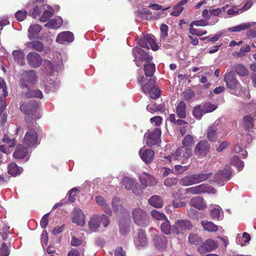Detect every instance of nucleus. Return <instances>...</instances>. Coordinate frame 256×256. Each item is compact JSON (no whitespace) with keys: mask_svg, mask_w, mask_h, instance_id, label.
Masks as SVG:
<instances>
[{"mask_svg":"<svg viewBox=\"0 0 256 256\" xmlns=\"http://www.w3.org/2000/svg\"><path fill=\"white\" fill-rule=\"evenodd\" d=\"M140 180L142 184L144 187L148 186H154L157 183L155 178L146 172H144L140 175Z\"/></svg>","mask_w":256,"mask_h":256,"instance_id":"19","label":"nucleus"},{"mask_svg":"<svg viewBox=\"0 0 256 256\" xmlns=\"http://www.w3.org/2000/svg\"><path fill=\"white\" fill-rule=\"evenodd\" d=\"M144 70L146 77H152L156 71L155 64L150 62L145 63L144 64Z\"/></svg>","mask_w":256,"mask_h":256,"instance_id":"27","label":"nucleus"},{"mask_svg":"<svg viewBox=\"0 0 256 256\" xmlns=\"http://www.w3.org/2000/svg\"><path fill=\"white\" fill-rule=\"evenodd\" d=\"M28 91L26 92V96L28 98H42L43 97L42 92L39 90H32L28 87Z\"/></svg>","mask_w":256,"mask_h":256,"instance_id":"36","label":"nucleus"},{"mask_svg":"<svg viewBox=\"0 0 256 256\" xmlns=\"http://www.w3.org/2000/svg\"><path fill=\"white\" fill-rule=\"evenodd\" d=\"M27 45L28 48L39 52H41L44 50V44L42 42L38 40L28 42Z\"/></svg>","mask_w":256,"mask_h":256,"instance_id":"35","label":"nucleus"},{"mask_svg":"<svg viewBox=\"0 0 256 256\" xmlns=\"http://www.w3.org/2000/svg\"><path fill=\"white\" fill-rule=\"evenodd\" d=\"M180 184L181 186H188L194 184L193 177L192 175H188L184 176L180 180Z\"/></svg>","mask_w":256,"mask_h":256,"instance_id":"45","label":"nucleus"},{"mask_svg":"<svg viewBox=\"0 0 256 256\" xmlns=\"http://www.w3.org/2000/svg\"><path fill=\"white\" fill-rule=\"evenodd\" d=\"M10 253V250L5 242H3L2 246L0 248V256H8Z\"/></svg>","mask_w":256,"mask_h":256,"instance_id":"58","label":"nucleus"},{"mask_svg":"<svg viewBox=\"0 0 256 256\" xmlns=\"http://www.w3.org/2000/svg\"><path fill=\"white\" fill-rule=\"evenodd\" d=\"M251 24L249 23H243L240 25L228 28V30L232 32H238L242 30H248L250 28Z\"/></svg>","mask_w":256,"mask_h":256,"instance_id":"43","label":"nucleus"},{"mask_svg":"<svg viewBox=\"0 0 256 256\" xmlns=\"http://www.w3.org/2000/svg\"><path fill=\"white\" fill-rule=\"evenodd\" d=\"M26 60L28 65L33 68L40 67L42 62L40 54L36 52H30L26 56Z\"/></svg>","mask_w":256,"mask_h":256,"instance_id":"13","label":"nucleus"},{"mask_svg":"<svg viewBox=\"0 0 256 256\" xmlns=\"http://www.w3.org/2000/svg\"><path fill=\"white\" fill-rule=\"evenodd\" d=\"M202 108L204 114L212 112L216 109L218 106L214 104L207 102L202 106Z\"/></svg>","mask_w":256,"mask_h":256,"instance_id":"49","label":"nucleus"},{"mask_svg":"<svg viewBox=\"0 0 256 256\" xmlns=\"http://www.w3.org/2000/svg\"><path fill=\"white\" fill-rule=\"evenodd\" d=\"M218 128L216 126L213 125L210 126L207 132V138L208 140L211 142L215 141L216 138V134Z\"/></svg>","mask_w":256,"mask_h":256,"instance_id":"40","label":"nucleus"},{"mask_svg":"<svg viewBox=\"0 0 256 256\" xmlns=\"http://www.w3.org/2000/svg\"><path fill=\"white\" fill-rule=\"evenodd\" d=\"M160 229L162 233L168 235L171 233L172 226L170 222L166 219L164 220V222L160 224Z\"/></svg>","mask_w":256,"mask_h":256,"instance_id":"38","label":"nucleus"},{"mask_svg":"<svg viewBox=\"0 0 256 256\" xmlns=\"http://www.w3.org/2000/svg\"><path fill=\"white\" fill-rule=\"evenodd\" d=\"M38 80L36 72L34 70H24L20 74L19 86L22 88H28V84H35Z\"/></svg>","mask_w":256,"mask_h":256,"instance_id":"1","label":"nucleus"},{"mask_svg":"<svg viewBox=\"0 0 256 256\" xmlns=\"http://www.w3.org/2000/svg\"><path fill=\"white\" fill-rule=\"evenodd\" d=\"M222 210V208L218 206L217 208L212 209L210 212L211 218L214 220H220V213Z\"/></svg>","mask_w":256,"mask_h":256,"instance_id":"52","label":"nucleus"},{"mask_svg":"<svg viewBox=\"0 0 256 256\" xmlns=\"http://www.w3.org/2000/svg\"><path fill=\"white\" fill-rule=\"evenodd\" d=\"M154 36L152 34H147L145 36V40L147 42V44H149L151 48L153 50H158V46L156 44L154 40Z\"/></svg>","mask_w":256,"mask_h":256,"instance_id":"42","label":"nucleus"},{"mask_svg":"<svg viewBox=\"0 0 256 256\" xmlns=\"http://www.w3.org/2000/svg\"><path fill=\"white\" fill-rule=\"evenodd\" d=\"M12 55L14 60L20 64L24 66V53L20 50H14L12 52Z\"/></svg>","mask_w":256,"mask_h":256,"instance_id":"32","label":"nucleus"},{"mask_svg":"<svg viewBox=\"0 0 256 256\" xmlns=\"http://www.w3.org/2000/svg\"><path fill=\"white\" fill-rule=\"evenodd\" d=\"M234 70L238 74L242 76H244L248 74V69L243 65L240 64L236 65Z\"/></svg>","mask_w":256,"mask_h":256,"instance_id":"44","label":"nucleus"},{"mask_svg":"<svg viewBox=\"0 0 256 256\" xmlns=\"http://www.w3.org/2000/svg\"><path fill=\"white\" fill-rule=\"evenodd\" d=\"M190 204L199 210H204L206 208V204L202 197L196 196L192 198Z\"/></svg>","mask_w":256,"mask_h":256,"instance_id":"20","label":"nucleus"},{"mask_svg":"<svg viewBox=\"0 0 256 256\" xmlns=\"http://www.w3.org/2000/svg\"><path fill=\"white\" fill-rule=\"evenodd\" d=\"M212 174L211 172L208 174H192L194 184H196L204 182L210 177Z\"/></svg>","mask_w":256,"mask_h":256,"instance_id":"30","label":"nucleus"},{"mask_svg":"<svg viewBox=\"0 0 256 256\" xmlns=\"http://www.w3.org/2000/svg\"><path fill=\"white\" fill-rule=\"evenodd\" d=\"M38 104L36 100H32L28 103H22L20 107V111L28 116H31L34 119H38L40 118L38 112Z\"/></svg>","mask_w":256,"mask_h":256,"instance_id":"2","label":"nucleus"},{"mask_svg":"<svg viewBox=\"0 0 256 256\" xmlns=\"http://www.w3.org/2000/svg\"><path fill=\"white\" fill-rule=\"evenodd\" d=\"M27 16V12L26 10H18L15 14L16 19L20 22L25 19Z\"/></svg>","mask_w":256,"mask_h":256,"instance_id":"60","label":"nucleus"},{"mask_svg":"<svg viewBox=\"0 0 256 256\" xmlns=\"http://www.w3.org/2000/svg\"><path fill=\"white\" fill-rule=\"evenodd\" d=\"M144 78V76H140L138 78V81L139 84L142 85V89L144 93L146 94L148 90H150L153 88L156 87V80L154 78H150L148 80L146 83L142 84V81Z\"/></svg>","mask_w":256,"mask_h":256,"instance_id":"18","label":"nucleus"},{"mask_svg":"<svg viewBox=\"0 0 256 256\" xmlns=\"http://www.w3.org/2000/svg\"><path fill=\"white\" fill-rule=\"evenodd\" d=\"M28 152V150L22 144H18L13 153V156L16 160L23 159L26 156Z\"/></svg>","mask_w":256,"mask_h":256,"instance_id":"24","label":"nucleus"},{"mask_svg":"<svg viewBox=\"0 0 256 256\" xmlns=\"http://www.w3.org/2000/svg\"><path fill=\"white\" fill-rule=\"evenodd\" d=\"M153 242L155 247L161 251L166 250L168 245V239L166 236L162 235H156L153 239Z\"/></svg>","mask_w":256,"mask_h":256,"instance_id":"16","label":"nucleus"},{"mask_svg":"<svg viewBox=\"0 0 256 256\" xmlns=\"http://www.w3.org/2000/svg\"><path fill=\"white\" fill-rule=\"evenodd\" d=\"M146 110L151 112H162L165 110V106L164 104H158L155 102H152L147 106Z\"/></svg>","mask_w":256,"mask_h":256,"instance_id":"34","label":"nucleus"},{"mask_svg":"<svg viewBox=\"0 0 256 256\" xmlns=\"http://www.w3.org/2000/svg\"><path fill=\"white\" fill-rule=\"evenodd\" d=\"M186 104L183 101L180 102L176 108V112L178 118L184 119L186 116Z\"/></svg>","mask_w":256,"mask_h":256,"instance_id":"26","label":"nucleus"},{"mask_svg":"<svg viewBox=\"0 0 256 256\" xmlns=\"http://www.w3.org/2000/svg\"><path fill=\"white\" fill-rule=\"evenodd\" d=\"M42 30V26L38 24L31 25L28 28V38L30 39H34Z\"/></svg>","mask_w":256,"mask_h":256,"instance_id":"29","label":"nucleus"},{"mask_svg":"<svg viewBox=\"0 0 256 256\" xmlns=\"http://www.w3.org/2000/svg\"><path fill=\"white\" fill-rule=\"evenodd\" d=\"M60 24H61L58 22L56 18H52L49 20L48 22L45 24L44 26L51 28H58L60 26Z\"/></svg>","mask_w":256,"mask_h":256,"instance_id":"57","label":"nucleus"},{"mask_svg":"<svg viewBox=\"0 0 256 256\" xmlns=\"http://www.w3.org/2000/svg\"><path fill=\"white\" fill-rule=\"evenodd\" d=\"M23 171L22 167L18 166L16 163L11 162L8 166V172L13 176L20 175Z\"/></svg>","mask_w":256,"mask_h":256,"instance_id":"25","label":"nucleus"},{"mask_svg":"<svg viewBox=\"0 0 256 256\" xmlns=\"http://www.w3.org/2000/svg\"><path fill=\"white\" fill-rule=\"evenodd\" d=\"M2 142L7 144L10 148H13L16 145V142L14 138H10L9 136L6 134H4L2 139Z\"/></svg>","mask_w":256,"mask_h":256,"instance_id":"59","label":"nucleus"},{"mask_svg":"<svg viewBox=\"0 0 256 256\" xmlns=\"http://www.w3.org/2000/svg\"><path fill=\"white\" fill-rule=\"evenodd\" d=\"M231 174L229 168L218 170L214 176V182L220 185H224L230 179Z\"/></svg>","mask_w":256,"mask_h":256,"instance_id":"8","label":"nucleus"},{"mask_svg":"<svg viewBox=\"0 0 256 256\" xmlns=\"http://www.w3.org/2000/svg\"><path fill=\"white\" fill-rule=\"evenodd\" d=\"M134 242L137 248L145 246L148 243L146 234L144 230L140 228L134 237Z\"/></svg>","mask_w":256,"mask_h":256,"instance_id":"15","label":"nucleus"},{"mask_svg":"<svg viewBox=\"0 0 256 256\" xmlns=\"http://www.w3.org/2000/svg\"><path fill=\"white\" fill-rule=\"evenodd\" d=\"M204 114H205L202 108V105L198 104L194 108L192 115L196 119L200 120Z\"/></svg>","mask_w":256,"mask_h":256,"instance_id":"41","label":"nucleus"},{"mask_svg":"<svg viewBox=\"0 0 256 256\" xmlns=\"http://www.w3.org/2000/svg\"><path fill=\"white\" fill-rule=\"evenodd\" d=\"M201 224L204 230L210 232H216L218 230V226L210 222L202 221Z\"/></svg>","mask_w":256,"mask_h":256,"instance_id":"37","label":"nucleus"},{"mask_svg":"<svg viewBox=\"0 0 256 256\" xmlns=\"http://www.w3.org/2000/svg\"><path fill=\"white\" fill-rule=\"evenodd\" d=\"M210 150V145L206 140L198 142L194 148V154L199 158H203L207 155Z\"/></svg>","mask_w":256,"mask_h":256,"instance_id":"14","label":"nucleus"},{"mask_svg":"<svg viewBox=\"0 0 256 256\" xmlns=\"http://www.w3.org/2000/svg\"><path fill=\"white\" fill-rule=\"evenodd\" d=\"M194 142V137L192 135L187 134L184 137L182 140V146L186 148H190L192 150V148Z\"/></svg>","mask_w":256,"mask_h":256,"instance_id":"33","label":"nucleus"},{"mask_svg":"<svg viewBox=\"0 0 256 256\" xmlns=\"http://www.w3.org/2000/svg\"><path fill=\"white\" fill-rule=\"evenodd\" d=\"M146 94H148L152 98L157 99L160 96V90L158 86H156L152 90H148Z\"/></svg>","mask_w":256,"mask_h":256,"instance_id":"48","label":"nucleus"},{"mask_svg":"<svg viewBox=\"0 0 256 256\" xmlns=\"http://www.w3.org/2000/svg\"><path fill=\"white\" fill-rule=\"evenodd\" d=\"M218 246V244L216 242L212 239L209 238L204 242L198 248V250L201 254H202L207 252L214 250L216 249Z\"/></svg>","mask_w":256,"mask_h":256,"instance_id":"12","label":"nucleus"},{"mask_svg":"<svg viewBox=\"0 0 256 256\" xmlns=\"http://www.w3.org/2000/svg\"><path fill=\"white\" fill-rule=\"evenodd\" d=\"M54 13V10L52 8L44 10L42 15L40 18V21L42 22H46L48 21L52 16Z\"/></svg>","mask_w":256,"mask_h":256,"instance_id":"46","label":"nucleus"},{"mask_svg":"<svg viewBox=\"0 0 256 256\" xmlns=\"http://www.w3.org/2000/svg\"><path fill=\"white\" fill-rule=\"evenodd\" d=\"M188 192L194 194H200L202 193H215L216 190L212 186H209L206 184H201L186 189Z\"/></svg>","mask_w":256,"mask_h":256,"instance_id":"11","label":"nucleus"},{"mask_svg":"<svg viewBox=\"0 0 256 256\" xmlns=\"http://www.w3.org/2000/svg\"><path fill=\"white\" fill-rule=\"evenodd\" d=\"M74 38V36L72 32H64L58 35L56 40L60 44H64V42H72Z\"/></svg>","mask_w":256,"mask_h":256,"instance_id":"23","label":"nucleus"},{"mask_svg":"<svg viewBox=\"0 0 256 256\" xmlns=\"http://www.w3.org/2000/svg\"><path fill=\"white\" fill-rule=\"evenodd\" d=\"M160 30L161 38H165L168 36V26L166 24H163L160 26Z\"/></svg>","mask_w":256,"mask_h":256,"instance_id":"61","label":"nucleus"},{"mask_svg":"<svg viewBox=\"0 0 256 256\" xmlns=\"http://www.w3.org/2000/svg\"><path fill=\"white\" fill-rule=\"evenodd\" d=\"M100 226V220L99 216L93 217L88 222L89 228L93 232L96 231Z\"/></svg>","mask_w":256,"mask_h":256,"instance_id":"39","label":"nucleus"},{"mask_svg":"<svg viewBox=\"0 0 256 256\" xmlns=\"http://www.w3.org/2000/svg\"><path fill=\"white\" fill-rule=\"evenodd\" d=\"M49 215L50 213L45 214L40 220V224L42 228H46L48 225Z\"/></svg>","mask_w":256,"mask_h":256,"instance_id":"62","label":"nucleus"},{"mask_svg":"<svg viewBox=\"0 0 256 256\" xmlns=\"http://www.w3.org/2000/svg\"><path fill=\"white\" fill-rule=\"evenodd\" d=\"M189 168V166H182L180 164H176L174 166V174L178 175L182 174Z\"/></svg>","mask_w":256,"mask_h":256,"instance_id":"54","label":"nucleus"},{"mask_svg":"<svg viewBox=\"0 0 256 256\" xmlns=\"http://www.w3.org/2000/svg\"><path fill=\"white\" fill-rule=\"evenodd\" d=\"M122 184L127 190H132L134 186V180L128 177L124 178L122 181Z\"/></svg>","mask_w":256,"mask_h":256,"instance_id":"47","label":"nucleus"},{"mask_svg":"<svg viewBox=\"0 0 256 256\" xmlns=\"http://www.w3.org/2000/svg\"><path fill=\"white\" fill-rule=\"evenodd\" d=\"M188 242L192 244L198 246L202 242L200 237L194 234H190L188 236Z\"/></svg>","mask_w":256,"mask_h":256,"instance_id":"50","label":"nucleus"},{"mask_svg":"<svg viewBox=\"0 0 256 256\" xmlns=\"http://www.w3.org/2000/svg\"><path fill=\"white\" fill-rule=\"evenodd\" d=\"M254 118L251 114H248L242 118L240 126L244 130L249 131L254 127Z\"/></svg>","mask_w":256,"mask_h":256,"instance_id":"21","label":"nucleus"},{"mask_svg":"<svg viewBox=\"0 0 256 256\" xmlns=\"http://www.w3.org/2000/svg\"><path fill=\"white\" fill-rule=\"evenodd\" d=\"M178 180L174 178H167L164 182V185L168 187H170L176 184Z\"/></svg>","mask_w":256,"mask_h":256,"instance_id":"63","label":"nucleus"},{"mask_svg":"<svg viewBox=\"0 0 256 256\" xmlns=\"http://www.w3.org/2000/svg\"><path fill=\"white\" fill-rule=\"evenodd\" d=\"M132 54L134 58L135 64L138 67L141 66L144 62L145 64L150 62L152 60V56L138 47H135L132 49Z\"/></svg>","mask_w":256,"mask_h":256,"instance_id":"4","label":"nucleus"},{"mask_svg":"<svg viewBox=\"0 0 256 256\" xmlns=\"http://www.w3.org/2000/svg\"><path fill=\"white\" fill-rule=\"evenodd\" d=\"M73 217L72 221L80 226H83L84 224V215L82 211L78 208H74L72 212Z\"/></svg>","mask_w":256,"mask_h":256,"instance_id":"17","label":"nucleus"},{"mask_svg":"<svg viewBox=\"0 0 256 256\" xmlns=\"http://www.w3.org/2000/svg\"><path fill=\"white\" fill-rule=\"evenodd\" d=\"M148 203L150 205L156 208H160L163 206V201L161 197L156 195L152 196L148 200Z\"/></svg>","mask_w":256,"mask_h":256,"instance_id":"31","label":"nucleus"},{"mask_svg":"<svg viewBox=\"0 0 256 256\" xmlns=\"http://www.w3.org/2000/svg\"><path fill=\"white\" fill-rule=\"evenodd\" d=\"M120 228V232L122 235L126 236L130 232V226L128 224L122 222L118 224Z\"/></svg>","mask_w":256,"mask_h":256,"instance_id":"56","label":"nucleus"},{"mask_svg":"<svg viewBox=\"0 0 256 256\" xmlns=\"http://www.w3.org/2000/svg\"><path fill=\"white\" fill-rule=\"evenodd\" d=\"M192 150L190 148H186L182 146L177 148L175 152V158L178 160H182V163H186L187 160L192 156Z\"/></svg>","mask_w":256,"mask_h":256,"instance_id":"9","label":"nucleus"},{"mask_svg":"<svg viewBox=\"0 0 256 256\" xmlns=\"http://www.w3.org/2000/svg\"><path fill=\"white\" fill-rule=\"evenodd\" d=\"M161 130L158 128L153 130L149 131L144 134L146 138V144L148 146L158 144L160 142Z\"/></svg>","mask_w":256,"mask_h":256,"instance_id":"5","label":"nucleus"},{"mask_svg":"<svg viewBox=\"0 0 256 256\" xmlns=\"http://www.w3.org/2000/svg\"><path fill=\"white\" fill-rule=\"evenodd\" d=\"M139 152L141 158L146 164H149L152 162L154 154L153 150L148 148L142 152L140 150Z\"/></svg>","mask_w":256,"mask_h":256,"instance_id":"22","label":"nucleus"},{"mask_svg":"<svg viewBox=\"0 0 256 256\" xmlns=\"http://www.w3.org/2000/svg\"><path fill=\"white\" fill-rule=\"evenodd\" d=\"M193 225L192 222L188 220L180 219L176 220L172 228L175 230V233L179 235L182 231H187L192 228Z\"/></svg>","mask_w":256,"mask_h":256,"instance_id":"7","label":"nucleus"},{"mask_svg":"<svg viewBox=\"0 0 256 256\" xmlns=\"http://www.w3.org/2000/svg\"><path fill=\"white\" fill-rule=\"evenodd\" d=\"M182 95L184 100L190 102L195 96V93L192 90H188L182 92Z\"/></svg>","mask_w":256,"mask_h":256,"instance_id":"55","label":"nucleus"},{"mask_svg":"<svg viewBox=\"0 0 256 256\" xmlns=\"http://www.w3.org/2000/svg\"><path fill=\"white\" fill-rule=\"evenodd\" d=\"M224 80L226 83L228 88L232 90L241 88V85L236 79V76L232 72H228L225 75Z\"/></svg>","mask_w":256,"mask_h":256,"instance_id":"10","label":"nucleus"},{"mask_svg":"<svg viewBox=\"0 0 256 256\" xmlns=\"http://www.w3.org/2000/svg\"><path fill=\"white\" fill-rule=\"evenodd\" d=\"M189 0H182L173 8L170 15L178 16L184 10L183 6L186 4Z\"/></svg>","mask_w":256,"mask_h":256,"instance_id":"28","label":"nucleus"},{"mask_svg":"<svg viewBox=\"0 0 256 256\" xmlns=\"http://www.w3.org/2000/svg\"><path fill=\"white\" fill-rule=\"evenodd\" d=\"M22 142L27 147L36 146L39 143L37 132L34 128H30L26 133Z\"/></svg>","mask_w":256,"mask_h":256,"instance_id":"6","label":"nucleus"},{"mask_svg":"<svg viewBox=\"0 0 256 256\" xmlns=\"http://www.w3.org/2000/svg\"><path fill=\"white\" fill-rule=\"evenodd\" d=\"M231 163L232 165L238 168L239 170H241L244 166V162L240 160L238 156H235L232 158Z\"/></svg>","mask_w":256,"mask_h":256,"instance_id":"51","label":"nucleus"},{"mask_svg":"<svg viewBox=\"0 0 256 256\" xmlns=\"http://www.w3.org/2000/svg\"><path fill=\"white\" fill-rule=\"evenodd\" d=\"M132 216L135 224L139 226L146 227L150 222V217L142 208H134L132 212Z\"/></svg>","mask_w":256,"mask_h":256,"instance_id":"3","label":"nucleus"},{"mask_svg":"<svg viewBox=\"0 0 256 256\" xmlns=\"http://www.w3.org/2000/svg\"><path fill=\"white\" fill-rule=\"evenodd\" d=\"M151 215L152 218L156 220H164L167 218L164 213L160 212L156 210H153L151 211Z\"/></svg>","mask_w":256,"mask_h":256,"instance_id":"53","label":"nucleus"},{"mask_svg":"<svg viewBox=\"0 0 256 256\" xmlns=\"http://www.w3.org/2000/svg\"><path fill=\"white\" fill-rule=\"evenodd\" d=\"M218 146L216 148V150L218 152H221L224 150L228 148L230 146V144L226 141H218Z\"/></svg>","mask_w":256,"mask_h":256,"instance_id":"64","label":"nucleus"}]
</instances>
